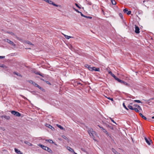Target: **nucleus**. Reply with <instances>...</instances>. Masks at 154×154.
<instances>
[{"label": "nucleus", "instance_id": "1", "mask_svg": "<svg viewBox=\"0 0 154 154\" xmlns=\"http://www.w3.org/2000/svg\"><path fill=\"white\" fill-rule=\"evenodd\" d=\"M88 132L90 136L94 140H95L94 139L95 137L94 135L95 134L96 132L93 131V129L91 128L89 129L88 131Z\"/></svg>", "mask_w": 154, "mask_h": 154}, {"label": "nucleus", "instance_id": "2", "mask_svg": "<svg viewBox=\"0 0 154 154\" xmlns=\"http://www.w3.org/2000/svg\"><path fill=\"white\" fill-rule=\"evenodd\" d=\"M39 146L42 148L43 149L48 151L49 152L51 153H52V151L49 147L41 144H39Z\"/></svg>", "mask_w": 154, "mask_h": 154}, {"label": "nucleus", "instance_id": "3", "mask_svg": "<svg viewBox=\"0 0 154 154\" xmlns=\"http://www.w3.org/2000/svg\"><path fill=\"white\" fill-rule=\"evenodd\" d=\"M88 69L91 71H100V68H96L95 67L93 66L91 67L90 66H88Z\"/></svg>", "mask_w": 154, "mask_h": 154}, {"label": "nucleus", "instance_id": "4", "mask_svg": "<svg viewBox=\"0 0 154 154\" xmlns=\"http://www.w3.org/2000/svg\"><path fill=\"white\" fill-rule=\"evenodd\" d=\"M11 113L13 115L17 116L19 117L21 116V114L17 111L14 110L12 111Z\"/></svg>", "mask_w": 154, "mask_h": 154}, {"label": "nucleus", "instance_id": "5", "mask_svg": "<svg viewBox=\"0 0 154 154\" xmlns=\"http://www.w3.org/2000/svg\"><path fill=\"white\" fill-rule=\"evenodd\" d=\"M46 2L52 5H53L55 6L56 7H58V5L55 4L54 2H53L52 1L49 0H47L46 1Z\"/></svg>", "mask_w": 154, "mask_h": 154}, {"label": "nucleus", "instance_id": "6", "mask_svg": "<svg viewBox=\"0 0 154 154\" xmlns=\"http://www.w3.org/2000/svg\"><path fill=\"white\" fill-rule=\"evenodd\" d=\"M135 32L137 34H138L140 33V29L138 26L135 25Z\"/></svg>", "mask_w": 154, "mask_h": 154}, {"label": "nucleus", "instance_id": "7", "mask_svg": "<svg viewBox=\"0 0 154 154\" xmlns=\"http://www.w3.org/2000/svg\"><path fill=\"white\" fill-rule=\"evenodd\" d=\"M34 72L36 74L38 75L43 77H44V75L43 74L41 73L40 72L37 71H34Z\"/></svg>", "mask_w": 154, "mask_h": 154}, {"label": "nucleus", "instance_id": "8", "mask_svg": "<svg viewBox=\"0 0 154 154\" xmlns=\"http://www.w3.org/2000/svg\"><path fill=\"white\" fill-rule=\"evenodd\" d=\"M33 85H34L35 87H37L39 89H40L41 90H43L44 89L43 88H41L40 86H39V85H38L36 83H35V82H34L33 83V84H32Z\"/></svg>", "mask_w": 154, "mask_h": 154}, {"label": "nucleus", "instance_id": "9", "mask_svg": "<svg viewBox=\"0 0 154 154\" xmlns=\"http://www.w3.org/2000/svg\"><path fill=\"white\" fill-rule=\"evenodd\" d=\"M6 42H8L11 45L15 46H16V45L14 44V42L11 41L10 40L8 39H6Z\"/></svg>", "mask_w": 154, "mask_h": 154}, {"label": "nucleus", "instance_id": "10", "mask_svg": "<svg viewBox=\"0 0 154 154\" xmlns=\"http://www.w3.org/2000/svg\"><path fill=\"white\" fill-rule=\"evenodd\" d=\"M14 150L15 152L18 154H23V153L20 151V150L16 148H14Z\"/></svg>", "mask_w": 154, "mask_h": 154}, {"label": "nucleus", "instance_id": "11", "mask_svg": "<svg viewBox=\"0 0 154 154\" xmlns=\"http://www.w3.org/2000/svg\"><path fill=\"white\" fill-rule=\"evenodd\" d=\"M1 117L2 118L4 117L5 119H6L7 120H9V119H10V116H6V115L2 116H1Z\"/></svg>", "mask_w": 154, "mask_h": 154}, {"label": "nucleus", "instance_id": "12", "mask_svg": "<svg viewBox=\"0 0 154 154\" xmlns=\"http://www.w3.org/2000/svg\"><path fill=\"white\" fill-rule=\"evenodd\" d=\"M144 139L146 143L148 144L149 145H150V143L149 142V140L148 139H147L146 137H145Z\"/></svg>", "mask_w": 154, "mask_h": 154}, {"label": "nucleus", "instance_id": "13", "mask_svg": "<svg viewBox=\"0 0 154 154\" xmlns=\"http://www.w3.org/2000/svg\"><path fill=\"white\" fill-rule=\"evenodd\" d=\"M132 104V103H130L129 104L128 106V107L130 109L133 110V109H134V107H133L131 105Z\"/></svg>", "mask_w": 154, "mask_h": 154}, {"label": "nucleus", "instance_id": "14", "mask_svg": "<svg viewBox=\"0 0 154 154\" xmlns=\"http://www.w3.org/2000/svg\"><path fill=\"white\" fill-rule=\"evenodd\" d=\"M139 115L143 119H144L146 120L147 119V118L146 117L144 116L142 113H139Z\"/></svg>", "mask_w": 154, "mask_h": 154}, {"label": "nucleus", "instance_id": "15", "mask_svg": "<svg viewBox=\"0 0 154 154\" xmlns=\"http://www.w3.org/2000/svg\"><path fill=\"white\" fill-rule=\"evenodd\" d=\"M63 34L64 35V37L67 39H69L70 38H73V37L69 36L67 35H64V34Z\"/></svg>", "mask_w": 154, "mask_h": 154}, {"label": "nucleus", "instance_id": "16", "mask_svg": "<svg viewBox=\"0 0 154 154\" xmlns=\"http://www.w3.org/2000/svg\"><path fill=\"white\" fill-rule=\"evenodd\" d=\"M67 149L69 151H70L71 152H74L73 149L69 146H67Z\"/></svg>", "mask_w": 154, "mask_h": 154}, {"label": "nucleus", "instance_id": "17", "mask_svg": "<svg viewBox=\"0 0 154 154\" xmlns=\"http://www.w3.org/2000/svg\"><path fill=\"white\" fill-rule=\"evenodd\" d=\"M116 81H117L119 82L122 84L123 83V82H124V81L121 80L119 78H118Z\"/></svg>", "mask_w": 154, "mask_h": 154}, {"label": "nucleus", "instance_id": "18", "mask_svg": "<svg viewBox=\"0 0 154 154\" xmlns=\"http://www.w3.org/2000/svg\"><path fill=\"white\" fill-rule=\"evenodd\" d=\"M123 84L128 87H130V85L128 83H127L125 81H124V82H123Z\"/></svg>", "mask_w": 154, "mask_h": 154}, {"label": "nucleus", "instance_id": "19", "mask_svg": "<svg viewBox=\"0 0 154 154\" xmlns=\"http://www.w3.org/2000/svg\"><path fill=\"white\" fill-rule=\"evenodd\" d=\"M112 151L115 154H117L118 152L113 148L112 149Z\"/></svg>", "mask_w": 154, "mask_h": 154}, {"label": "nucleus", "instance_id": "20", "mask_svg": "<svg viewBox=\"0 0 154 154\" xmlns=\"http://www.w3.org/2000/svg\"><path fill=\"white\" fill-rule=\"evenodd\" d=\"M57 126L61 130H65V129L60 125L57 124Z\"/></svg>", "mask_w": 154, "mask_h": 154}, {"label": "nucleus", "instance_id": "21", "mask_svg": "<svg viewBox=\"0 0 154 154\" xmlns=\"http://www.w3.org/2000/svg\"><path fill=\"white\" fill-rule=\"evenodd\" d=\"M13 73L15 75H17L19 76L20 77H22V76L21 75H20V73H18L17 72H13Z\"/></svg>", "mask_w": 154, "mask_h": 154}, {"label": "nucleus", "instance_id": "22", "mask_svg": "<svg viewBox=\"0 0 154 154\" xmlns=\"http://www.w3.org/2000/svg\"><path fill=\"white\" fill-rule=\"evenodd\" d=\"M48 126H47L49 128L51 129L52 130H53L54 129V128L51 125H48Z\"/></svg>", "mask_w": 154, "mask_h": 154}, {"label": "nucleus", "instance_id": "23", "mask_svg": "<svg viewBox=\"0 0 154 154\" xmlns=\"http://www.w3.org/2000/svg\"><path fill=\"white\" fill-rule=\"evenodd\" d=\"M16 38L19 41H20V42H23V40L22 39V38H19V37H18L17 36H16Z\"/></svg>", "mask_w": 154, "mask_h": 154}, {"label": "nucleus", "instance_id": "24", "mask_svg": "<svg viewBox=\"0 0 154 154\" xmlns=\"http://www.w3.org/2000/svg\"><path fill=\"white\" fill-rule=\"evenodd\" d=\"M62 137L64 139L68 141V138L65 136L63 135H62Z\"/></svg>", "mask_w": 154, "mask_h": 154}, {"label": "nucleus", "instance_id": "25", "mask_svg": "<svg viewBox=\"0 0 154 154\" xmlns=\"http://www.w3.org/2000/svg\"><path fill=\"white\" fill-rule=\"evenodd\" d=\"M6 33H7L8 34H11V35H15L12 32H8V31H7L6 32Z\"/></svg>", "mask_w": 154, "mask_h": 154}, {"label": "nucleus", "instance_id": "26", "mask_svg": "<svg viewBox=\"0 0 154 154\" xmlns=\"http://www.w3.org/2000/svg\"><path fill=\"white\" fill-rule=\"evenodd\" d=\"M111 76L113 77L114 79L116 80H117V79H118V78H117L114 74H112Z\"/></svg>", "mask_w": 154, "mask_h": 154}, {"label": "nucleus", "instance_id": "27", "mask_svg": "<svg viewBox=\"0 0 154 154\" xmlns=\"http://www.w3.org/2000/svg\"><path fill=\"white\" fill-rule=\"evenodd\" d=\"M133 110H134L137 112H139V110L136 108L134 107Z\"/></svg>", "mask_w": 154, "mask_h": 154}, {"label": "nucleus", "instance_id": "28", "mask_svg": "<svg viewBox=\"0 0 154 154\" xmlns=\"http://www.w3.org/2000/svg\"><path fill=\"white\" fill-rule=\"evenodd\" d=\"M24 143L27 144H28V145L31 146L32 145V144L30 143H29L27 141H24Z\"/></svg>", "mask_w": 154, "mask_h": 154}, {"label": "nucleus", "instance_id": "29", "mask_svg": "<svg viewBox=\"0 0 154 154\" xmlns=\"http://www.w3.org/2000/svg\"><path fill=\"white\" fill-rule=\"evenodd\" d=\"M123 106L127 110H128V109L127 107L124 103H123Z\"/></svg>", "mask_w": 154, "mask_h": 154}, {"label": "nucleus", "instance_id": "30", "mask_svg": "<svg viewBox=\"0 0 154 154\" xmlns=\"http://www.w3.org/2000/svg\"><path fill=\"white\" fill-rule=\"evenodd\" d=\"M105 133L106 134V135L107 136H109L110 138H112L111 135L109 133H108L107 131V132H106Z\"/></svg>", "mask_w": 154, "mask_h": 154}, {"label": "nucleus", "instance_id": "31", "mask_svg": "<svg viewBox=\"0 0 154 154\" xmlns=\"http://www.w3.org/2000/svg\"><path fill=\"white\" fill-rule=\"evenodd\" d=\"M111 1L112 5H115L116 4V2L114 0H111Z\"/></svg>", "mask_w": 154, "mask_h": 154}, {"label": "nucleus", "instance_id": "32", "mask_svg": "<svg viewBox=\"0 0 154 154\" xmlns=\"http://www.w3.org/2000/svg\"><path fill=\"white\" fill-rule=\"evenodd\" d=\"M119 15L122 19H123V16L122 14V13H119Z\"/></svg>", "mask_w": 154, "mask_h": 154}, {"label": "nucleus", "instance_id": "33", "mask_svg": "<svg viewBox=\"0 0 154 154\" xmlns=\"http://www.w3.org/2000/svg\"><path fill=\"white\" fill-rule=\"evenodd\" d=\"M128 11V10L127 8H125L123 10V11H124V13H127Z\"/></svg>", "mask_w": 154, "mask_h": 154}, {"label": "nucleus", "instance_id": "34", "mask_svg": "<svg viewBox=\"0 0 154 154\" xmlns=\"http://www.w3.org/2000/svg\"><path fill=\"white\" fill-rule=\"evenodd\" d=\"M134 102L138 103H142V102L140 100H135L134 101Z\"/></svg>", "mask_w": 154, "mask_h": 154}, {"label": "nucleus", "instance_id": "35", "mask_svg": "<svg viewBox=\"0 0 154 154\" xmlns=\"http://www.w3.org/2000/svg\"><path fill=\"white\" fill-rule=\"evenodd\" d=\"M26 43L29 45H33L29 41H26Z\"/></svg>", "mask_w": 154, "mask_h": 154}, {"label": "nucleus", "instance_id": "36", "mask_svg": "<svg viewBox=\"0 0 154 154\" xmlns=\"http://www.w3.org/2000/svg\"><path fill=\"white\" fill-rule=\"evenodd\" d=\"M48 141L50 143H54V142L52 140H48Z\"/></svg>", "mask_w": 154, "mask_h": 154}, {"label": "nucleus", "instance_id": "37", "mask_svg": "<svg viewBox=\"0 0 154 154\" xmlns=\"http://www.w3.org/2000/svg\"><path fill=\"white\" fill-rule=\"evenodd\" d=\"M101 129L103 131V132L105 133L106 132H107V131H106V129H104L103 128Z\"/></svg>", "mask_w": 154, "mask_h": 154}, {"label": "nucleus", "instance_id": "38", "mask_svg": "<svg viewBox=\"0 0 154 154\" xmlns=\"http://www.w3.org/2000/svg\"><path fill=\"white\" fill-rule=\"evenodd\" d=\"M137 108L139 110H142V109L141 108V107L138 105L137 106Z\"/></svg>", "mask_w": 154, "mask_h": 154}, {"label": "nucleus", "instance_id": "39", "mask_svg": "<svg viewBox=\"0 0 154 154\" xmlns=\"http://www.w3.org/2000/svg\"><path fill=\"white\" fill-rule=\"evenodd\" d=\"M137 108L139 110H142V109L141 108V107L138 105L137 106Z\"/></svg>", "mask_w": 154, "mask_h": 154}, {"label": "nucleus", "instance_id": "40", "mask_svg": "<svg viewBox=\"0 0 154 154\" xmlns=\"http://www.w3.org/2000/svg\"><path fill=\"white\" fill-rule=\"evenodd\" d=\"M85 18H89V19H91L92 18V17H90V16H85Z\"/></svg>", "mask_w": 154, "mask_h": 154}, {"label": "nucleus", "instance_id": "41", "mask_svg": "<svg viewBox=\"0 0 154 154\" xmlns=\"http://www.w3.org/2000/svg\"><path fill=\"white\" fill-rule=\"evenodd\" d=\"M73 9L76 12H77L79 13V12H80V11H79L77 9H75V8H73Z\"/></svg>", "mask_w": 154, "mask_h": 154}, {"label": "nucleus", "instance_id": "42", "mask_svg": "<svg viewBox=\"0 0 154 154\" xmlns=\"http://www.w3.org/2000/svg\"><path fill=\"white\" fill-rule=\"evenodd\" d=\"M131 13V11H128L127 12V14L128 15H129Z\"/></svg>", "mask_w": 154, "mask_h": 154}, {"label": "nucleus", "instance_id": "43", "mask_svg": "<svg viewBox=\"0 0 154 154\" xmlns=\"http://www.w3.org/2000/svg\"><path fill=\"white\" fill-rule=\"evenodd\" d=\"M75 5L76 6H77L78 8L80 9L81 7L78 5V4L77 3H75Z\"/></svg>", "mask_w": 154, "mask_h": 154}, {"label": "nucleus", "instance_id": "44", "mask_svg": "<svg viewBox=\"0 0 154 154\" xmlns=\"http://www.w3.org/2000/svg\"><path fill=\"white\" fill-rule=\"evenodd\" d=\"M28 82L30 83H31L32 84H33V83H34V82H33L32 81V80H29L28 81Z\"/></svg>", "mask_w": 154, "mask_h": 154}, {"label": "nucleus", "instance_id": "45", "mask_svg": "<svg viewBox=\"0 0 154 154\" xmlns=\"http://www.w3.org/2000/svg\"><path fill=\"white\" fill-rule=\"evenodd\" d=\"M110 119L111 120V121L112 122H113V123H115L116 124V122L114 121L112 119V118H110Z\"/></svg>", "mask_w": 154, "mask_h": 154}, {"label": "nucleus", "instance_id": "46", "mask_svg": "<svg viewBox=\"0 0 154 154\" xmlns=\"http://www.w3.org/2000/svg\"><path fill=\"white\" fill-rule=\"evenodd\" d=\"M79 13H80V14L81 15L82 17H85V15H83L81 12H79Z\"/></svg>", "mask_w": 154, "mask_h": 154}, {"label": "nucleus", "instance_id": "47", "mask_svg": "<svg viewBox=\"0 0 154 154\" xmlns=\"http://www.w3.org/2000/svg\"><path fill=\"white\" fill-rule=\"evenodd\" d=\"M107 98L108 99L110 100H111L112 101H113V99L112 98H111V97H107Z\"/></svg>", "mask_w": 154, "mask_h": 154}, {"label": "nucleus", "instance_id": "48", "mask_svg": "<svg viewBox=\"0 0 154 154\" xmlns=\"http://www.w3.org/2000/svg\"><path fill=\"white\" fill-rule=\"evenodd\" d=\"M47 84H49L50 85H51V84L50 83V82L49 81H45Z\"/></svg>", "mask_w": 154, "mask_h": 154}, {"label": "nucleus", "instance_id": "49", "mask_svg": "<svg viewBox=\"0 0 154 154\" xmlns=\"http://www.w3.org/2000/svg\"><path fill=\"white\" fill-rule=\"evenodd\" d=\"M20 96L22 97L24 99H27V98L26 97H24V96L22 95H20Z\"/></svg>", "mask_w": 154, "mask_h": 154}, {"label": "nucleus", "instance_id": "50", "mask_svg": "<svg viewBox=\"0 0 154 154\" xmlns=\"http://www.w3.org/2000/svg\"><path fill=\"white\" fill-rule=\"evenodd\" d=\"M138 106V105H137V104H134V105H133V106H134V107H135V108H137V106Z\"/></svg>", "mask_w": 154, "mask_h": 154}, {"label": "nucleus", "instance_id": "51", "mask_svg": "<svg viewBox=\"0 0 154 154\" xmlns=\"http://www.w3.org/2000/svg\"><path fill=\"white\" fill-rule=\"evenodd\" d=\"M85 66L88 69V66H89L88 64H86Z\"/></svg>", "mask_w": 154, "mask_h": 154}, {"label": "nucleus", "instance_id": "52", "mask_svg": "<svg viewBox=\"0 0 154 154\" xmlns=\"http://www.w3.org/2000/svg\"><path fill=\"white\" fill-rule=\"evenodd\" d=\"M108 73L111 75H112L113 74L112 72L110 71H108Z\"/></svg>", "mask_w": 154, "mask_h": 154}, {"label": "nucleus", "instance_id": "53", "mask_svg": "<svg viewBox=\"0 0 154 154\" xmlns=\"http://www.w3.org/2000/svg\"><path fill=\"white\" fill-rule=\"evenodd\" d=\"M5 66L3 64L0 65V67H4Z\"/></svg>", "mask_w": 154, "mask_h": 154}, {"label": "nucleus", "instance_id": "54", "mask_svg": "<svg viewBox=\"0 0 154 154\" xmlns=\"http://www.w3.org/2000/svg\"><path fill=\"white\" fill-rule=\"evenodd\" d=\"M5 56H0V59H4L5 58Z\"/></svg>", "mask_w": 154, "mask_h": 154}, {"label": "nucleus", "instance_id": "55", "mask_svg": "<svg viewBox=\"0 0 154 154\" xmlns=\"http://www.w3.org/2000/svg\"><path fill=\"white\" fill-rule=\"evenodd\" d=\"M98 126L101 129H102L103 128V127H101L100 125H98Z\"/></svg>", "mask_w": 154, "mask_h": 154}, {"label": "nucleus", "instance_id": "56", "mask_svg": "<svg viewBox=\"0 0 154 154\" xmlns=\"http://www.w3.org/2000/svg\"><path fill=\"white\" fill-rule=\"evenodd\" d=\"M108 126L111 129H112L113 128H112L111 126H109V125H108Z\"/></svg>", "mask_w": 154, "mask_h": 154}, {"label": "nucleus", "instance_id": "57", "mask_svg": "<svg viewBox=\"0 0 154 154\" xmlns=\"http://www.w3.org/2000/svg\"><path fill=\"white\" fill-rule=\"evenodd\" d=\"M40 79L42 80V81H44V82H45V81L44 79H43L42 78H40Z\"/></svg>", "mask_w": 154, "mask_h": 154}, {"label": "nucleus", "instance_id": "58", "mask_svg": "<svg viewBox=\"0 0 154 154\" xmlns=\"http://www.w3.org/2000/svg\"><path fill=\"white\" fill-rule=\"evenodd\" d=\"M151 129L154 130V128L152 126L151 127Z\"/></svg>", "mask_w": 154, "mask_h": 154}, {"label": "nucleus", "instance_id": "59", "mask_svg": "<svg viewBox=\"0 0 154 154\" xmlns=\"http://www.w3.org/2000/svg\"><path fill=\"white\" fill-rule=\"evenodd\" d=\"M149 120H150V121H151V122H154V120H152V119H149Z\"/></svg>", "mask_w": 154, "mask_h": 154}, {"label": "nucleus", "instance_id": "60", "mask_svg": "<svg viewBox=\"0 0 154 154\" xmlns=\"http://www.w3.org/2000/svg\"><path fill=\"white\" fill-rule=\"evenodd\" d=\"M102 12H103V14L104 15V11L102 9Z\"/></svg>", "mask_w": 154, "mask_h": 154}, {"label": "nucleus", "instance_id": "61", "mask_svg": "<svg viewBox=\"0 0 154 154\" xmlns=\"http://www.w3.org/2000/svg\"><path fill=\"white\" fill-rule=\"evenodd\" d=\"M152 119H154V116L152 117Z\"/></svg>", "mask_w": 154, "mask_h": 154}, {"label": "nucleus", "instance_id": "62", "mask_svg": "<svg viewBox=\"0 0 154 154\" xmlns=\"http://www.w3.org/2000/svg\"><path fill=\"white\" fill-rule=\"evenodd\" d=\"M74 152V153L75 154H77L74 151V152Z\"/></svg>", "mask_w": 154, "mask_h": 154}, {"label": "nucleus", "instance_id": "63", "mask_svg": "<svg viewBox=\"0 0 154 154\" xmlns=\"http://www.w3.org/2000/svg\"><path fill=\"white\" fill-rule=\"evenodd\" d=\"M117 154H120V153L118 152V153H117Z\"/></svg>", "mask_w": 154, "mask_h": 154}, {"label": "nucleus", "instance_id": "64", "mask_svg": "<svg viewBox=\"0 0 154 154\" xmlns=\"http://www.w3.org/2000/svg\"><path fill=\"white\" fill-rule=\"evenodd\" d=\"M151 99V100H153V98H152L151 99Z\"/></svg>", "mask_w": 154, "mask_h": 154}]
</instances>
